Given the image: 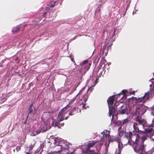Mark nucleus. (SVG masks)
<instances>
[{"label": "nucleus", "mask_w": 154, "mask_h": 154, "mask_svg": "<svg viewBox=\"0 0 154 154\" xmlns=\"http://www.w3.org/2000/svg\"><path fill=\"white\" fill-rule=\"evenodd\" d=\"M135 116H141L146 111L147 107L143 104H137L136 106Z\"/></svg>", "instance_id": "423d86ee"}, {"label": "nucleus", "mask_w": 154, "mask_h": 154, "mask_svg": "<svg viewBox=\"0 0 154 154\" xmlns=\"http://www.w3.org/2000/svg\"><path fill=\"white\" fill-rule=\"evenodd\" d=\"M81 92H82V91H80L79 92V93L78 94H82Z\"/></svg>", "instance_id": "ea45409f"}, {"label": "nucleus", "mask_w": 154, "mask_h": 154, "mask_svg": "<svg viewBox=\"0 0 154 154\" xmlns=\"http://www.w3.org/2000/svg\"><path fill=\"white\" fill-rule=\"evenodd\" d=\"M73 62L74 63V64L75 65H76V63H75V61H73Z\"/></svg>", "instance_id": "79ce46f5"}, {"label": "nucleus", "mask_w": 154, "mask_h": 154, "mask_svg": "<svg viewBox=\"0 0 154 154\" xmlns=\"http://www.w3.org/2000/svg\"><path fill=\"white\" fill-rule=\"evenodd\" d=\"M115 31H116V30H115V29L114 31H113V34H114L115 33Z\"/></svg>", "instance_id": "a19ab883"}, {"label": "nucleus", "mask_w": 154, "mask_h": 154, "mask_svg": "<svg viewBox=\"0 0 154 154\" xmlns=\"http://www.w3.org/2000/svg\"><path fill=\"white\" fill-rule=\"evenodd\" d=\"M79 104L80 105H82V108H85V106L86 105V104L85 103H84L82 101V99L80 100V101H79L78 102Z\"/></svg>", "instance_id": "393cba45"}, {"label": "nucleus", "mask_w": 154, "mask_h": 154, "mask_svg": "<svg viewBox=\"0 0 154 154\" xmlns=\"http://www.w3.org/2000/svg\"><path fill=\"white\" fill-rule=\"evenodd\" d=\"M129 122L128 120V119H125L123 120L122 121H119V125L122 126H123V128H125L127 124Z\"/></svg>", "instance_id": "2eb2a0df"}, {"label": "nucleus", "mask_w": 154, "mask_h": 154, "mask_svg": "<svg viewBox=\"0 0 154 154\" xmlns=\"http://www.w3.org/2000/svg\"><path fill=\"white\" fill-rule=\"evenodd\" d=\"M97 143V141L95 140H92L89 142L88 145V146L91 148L94 146Z\"/></svg>", "instance_id": "aec40b11"}, {"label": "nucleus", "mask_w": 154, "mask_h": 154, "mask_svg": "<svg viewBox=\"0 0 154 154\" xmlns=\"http://www.w3.org/2000/svg\"><path fill=\"white\" fill-rule=\"evenodd\" d=\"M126 128H122V126H120L118 128V134L119 136V137H120L122 136L124 134L125 135L126 134Z\"/></svg>", "instance_id": "9b49d317"}, {"label": "nucleus", "mask_w": 154, "mask_h": 154, "mask_svg": "<svg viewBox=\"0 0 154 154\" xmlns=\"http://www.w3.org/2000/svg\"><path fill=\"white\" fill-rule=\"evenodd\" d=\"M61 126H63L64 125V123H61Z\"/></svg>", "instance_id": "4c0bfd02"}, {"label": "nucleus", "mask_w": 154, "mask_h": 154, "mask_svg": "<svg viewBox=\"0 0 154 154\" xmlns=\"http://www.w3.org/2000/svg\"><path fill=\"white\" fill-rule=\"evenodd\" d=\"M56 2L55 1L54 2V4H51L49 6H50V8H53L55 6V3H56Z\"/></svg>", "instance_id": "bb28decb"}, {"label": "nucleus", "mask_w": 154, "mask_h": 154, "mask_svg": "<svg viewBox=\"0 0 154 154\" xmlns=\"http://www.w3.org/2000/svg\"><path fill=\"white\" fill-rule=\"evenodd\" d=\"M79 85V84H78V85L76 86V88L77 87L78 85Z\"/></svg>", "instance_id": "49530a36"}, {"label": "nucleus", "mask_w": 154, "mask_h": 154, "mask_svg": "<svg viewBox=\"0 0 154 154\" xmlns=\"http://www.w3.org/2000/svg\"><path fill=\"white\" fill-rule=\"evenodd\" d=\"M128 93V91L126 90H123L122 91V93L123 95V96L124 97H126V94Z\"/></svg>", "instance_id": "a878e982"}, {"label": "nucleus", "mask_w": 154, "mask_h": 154, "mask_svg": "<svg viewBox=\"0 0 154 154\" xmlns=\"http://www.w3.org/2000/svg\"><path fill=\"white\" fill-rule=\"evenodd\" d=\"M121 150H119V151L118 152L117 154H121Z\"/></svg>", "instance_id": "e433bc0d"}, {"label": "nucleus", "mask_w": 154, "mask_h": 154, "mask_svg": "<svg viewBox=\"0 0 154 154\" xmlns=\"http://www.w3.org/2000/svg\"><path fill=\"white\" fill-rule=\"evenodd\" d=\"M17 59H17H16V60Z\"/></svg>", "instance_id": "864d4df0"}, {"label": "nucleus", "mask_w": 154, "mask_h": 154, "mask_svg": "<svg viewBox=\"0 0 154 154\" xmlns=\"http://www.w3.org/2000/svg\"><path fill=\"white\" fill-rule=\"evenodd\" d=\"M100 11V7H98L97 8V13L99 12Z\"/></svg>", "instance_id": "7c9ffc66"}, {"label": "nucleus", "mask_w": 154, "mask_h": 154, "mask_svg": "<svg viewBox=\"0 0 154 154\" xmlns=\"http://www.w3.org/2000/svg\"><path fill=\"white\" fill-rule=\"evenodd\" d=\"M151 127H147L144 128H145V132L146 133L145 134L151 133L152 131L153 130V129L152 128H150Z\"/></svg>", "instance_id": "6ab92c4d"}, {"label": "nucleus", "mask_w": 154, "mask_h": 154, "mask_svg": "<svg viewBox=\"0 0 154 154\" xmlns=\"http://www.w3.org/2000/svg\"><path fill=\"white\" fill-rule=\"evenodd\" d=\"M102 7V5L101 4H99L98 5V7H100V8Z\"/></svg>", "instance_id": "c9c22d12"}, {"label": "nucleus", "mask_w": 154, "mask_h": 154, "mask_svg": "<svg viewBox=\"0 0 154 154\" xmlns=\"http://www.w3.org/2000/svg\"><path fill=\"white\" fill-rule=\"evenodd\" d=\"M56 144H58L59 145L57 146L59 147L57 151H55L54 153L59 152L60 151H62L63 149H68L69 148V143L67 142H64L63 140H60L58 139H56L54 141Z\"/></svg>", "instance_id": "20e7f679"}, {"label": "nucleus", "mask_w": 154, "mask_h": 154, "mask_svg": "<svg viewBox=\"0 0 154 154\" xmlns=\"http://www.w3.org/2000/svg\"><path fill=\"white\" fill-rule=\"evenodd\" d=\"M69 58H70V59L71 60V61H72V62H73V61H74V58L72 56L70 55L69 56Z\"/></svg>", "instance_id": "c756f323"}, {"label": "nucleus", "mask_w": 154, "mask_h": 154, "mask_svg": "<svg viewBox=\"0 0 154 154\" xmlns=\"http://www.w3.org/2000/svg\"><path fill=\"white\" fill-rule=\"evenodd\" d=\"M59 124V123H58L57 122H55L54 124V127H56L57 126L58 127H59L58 126V125Z\"/></svg>", "instance_id": "c85d7f7f"}, {"label": "nucleus", "mask_w": 154, "mask_h": 154, "mask_svg": "<svg viewBox=\"0 0 154 154\" xmlns=\"http://www.w3.org/2000/svg\"><path fill=\"white\" fill-rule=\"evenodd\" d=\"M117 107H119V108L122 109L121 110L119 111V113L122 114L126 113L127 111V110L126 108V105H121V104H119L117 106Z\"/></svg>", "instance_id": "9d476101"}, {"label": "nucleus", "mask_w": 154, "mask_h": 154, "mask_svg": "<svg viewBox=\"0 0 154 154\" xmlns=\"http://www.w3.org/2000/svg\"><path fill=\"white\" fill-rule=\"evenodd\" d=\"M114 98L113 96L110 97L107 100V101L109 105V116L112 115V120L113 119V115L116 111H117V106L116 104H114Z\"/></svg>", "instance_id": "39448f33"}, {"label": "nucleus", "mask_w": 154, "mask_h": 154, "mask_svg": "<svg viewBox=\"0 0 154 154\" xmlns=\"http://www.w3.org/2000/svg\"><path fill=\"white\" fill-rule=\"evenodd\" d=\"M88 62V60H85L82 62L80 63V65L82 67L84 66L85 65V64H87Z\"/></svg>", "instance_id": "5701e85b"}, {"label": "nucleus", "mask_w": 154, "mask_h": 154, "mask_svg": "<svg viewBox=\"0 0 154 154\" xmlns=\"http://www.w3.org/2000/svg\"><path fill=\"white\" fill-rule=\"evenodd\" d=\"M17 59H17H16V60Z\"/></svg>", "instance_id": "603ef678"}, {"label": "nucleus", "mask_w": 154, "mask_h": 154, "mask_svg": "<svg viewBox=\"0 0 154 154\" xmlns=\"http://www.w3.org/2000/svg\"><path fill=\"white\" fill-rule=\"evenodd\" d=\"M147 135L146 134H145L143 135L141 137V144L143 145L144 142V141L146 140Z\"/></svg>", "instance_id": "412c9836"}, {"label": "nucleus", "mask_w": 154, "mask_h": 154, "mask_svg": "<svg viewBox=\"0 0 154 154\" xmlns=\"http://www.w3.org/2000/svg\"><path fill=\"white\" fill-rule=\"evenodd\" d=\"M105 131L106 132H106H107V131H106H106Z\"/></svg>", "instance_id": "09e8293b"}, {"label": "nucleus", "mask_w": 154, "mask_h": 154, "mask_svg": "<svg viewBox=\"0 0 154 154\" xmlns=\"http://www.w3.org/2000/svg\"><path fill=\"white\" fill-rule=\"evenodd\" d=\"M98 78H97L96 79V82L97 81V80H98Z\"/></svg>", "instance_id": "a18cd8bd"}, {"label": "nucleus", "mask_w": 154, "mask_h": 154, "mask_svg": "<svg viewBox=\"0 0 154 154\" xmlns=\"http://www.w3.org/2000/svg\"><path fill=\"white\" fill-rule=\"evenodd\" d=\"M41 130H42V132L45 131H47V129H46L45 131H43V125H42L41 127V128L37 130L36 131V133L34 134H33V135L36 136L37 135H38V134H40L41 133Z\"/></svg>", "instance_id": "a211bd4d"}, {"label": "nucleus", "mask_w": 154, "mask_h": 154, "mask_svg": "<svg viewBox=\"0 0 154 154\" xmlns=\"http://www.w3.org/2000/svg\"><path fill=\"white\" fill-rule=\"evenodd\" d=\"M57 145L55 146V148L57 149L56 151H57L58 149H59L58 148L59 147H57V146L59 145L58 144H57Z\"/></svg>", "instance_id": "473e14b6"}, {"label": "nucleus", "mask_w": 154, "mask_h": 154, "mask_svg": "<svg viewBox=\"0 0 154 154\" xmlns=\"http://www.w3.org/2000/svg\"><path fill=\"white\" fill-rule=\"evenodd\" d=\"M46 12H44L43 15V17H45V15H46Z\"/></svg>", "instance_id": "72a5a7b5"}, {"label": "nucleus", "mask_w": 154, "mask_h": 154, "mask_svg": "<svg viewBox=\"0 0 154 154\" xmlns=\"http://www.w3.org/2000/svg\"><path fill=\"white\" fill-rule=\"evenodd\" d=\"M91 148L87 146V148L85 150V152L88 153V154H100L97 152H95L94 150H90Z\"/></svg>", "instance_id": "4468645a"}, {"label": "nucleus", "mask_w": 154, "mask_h": 154, "mask_svg": "<svg viewBox=\"0 0 154 154\" xmlns=\"http://www.w3.org/2000/svg\"><path fill=\"white\" fill-rule=\"evenodd\" d=\"M73 101L70 102L68 104L63 108L61 109L59 112L58 115L57 119L59 120L60 122L64 119H68L69 115L65 118V115L68 112V109L71 107V105L72 104Z\"/></svg>", "instance_id": "7ed1b4c3"}, {"label": "nucleus", "mask_w": 154, "mask_h": 154, "mask_svg": "<svg viewBox=\"0 0 154 154\" xmlns=\"http://www.w3.org/2000/svg\"><path fill=\"white\" fill-rule=\"evenodd\" d=\"M133 126L134 129V131L133 132V133L134 132V131H135V132L137 133H140V132L142 133L143 132V131H141L139 130V127L138 126V124L137 122H133Z\"/></svg>", "instance_id": "ddd939ff"}, {"label": "nucleus", "mask_w": 154, "mask_h": 154, "mask_svg": "<svg viewBox=\"0 0 154 154\" xmlns=\"http://www.w3.org/2000/svg\"><path fill=\"white\" fill-rule=\"evenodd\" d=\"M33 103L32 102L31 104L29 105V114L31 113L32 112L33 109L32 108V107L33 106Z\"/></svg>", "instance_id": "b1692460"}, {"label": "nucleus", "mask_w": 154, "mask_h": 154, "mask_svg": "<svg viewBox=\"0 0 154 154\" xmlns=\"http://www.w3.org/2000/svg\"><path fill=\"white\" fill-rule=\"evenodd\" d=\"M82 100V99L81 100ZM79 100H81V99L80 100V99H79ZM80 100H79V101Z\"/></svg>", "instance_id": "3c124183"}, {"label": "nucleus", "mask_w": 154, "mask_h": 154, "mask_svg": "<svg viewBox=\"0 0 154 154\" xmlns=\"http://www.w3.org/2000/svg\"><path fill=\"white\" fill-rule=\"evenodd\" d=\"M151 80H153V79H151Z\"/></svg>", "instance_id": "8fccbe9b"}, {"label": "nucleus", "mask_w": 154, "mask_h": 154, "mask_svg": "<svg viewBox=\"0 0 154 154\" xmlns=\"http://www.w3.org/2000/svg\"><path fill=\"white\" fill-rule=\"evenodd\" d=\"M125 138L128 140V144L131 146L135 143H139L140 141V137L139 135L133 134L131 132L126 134Z\"/></svg>", "instance_id": "f03ea898"}, {"label": "nucleus", "mask_w": 154, "mask_h": 154, "mask_svg": "<svg viewBox=\"0 0 154 154\" xmlns=\"http://www.w3.org/2000/svg\"><path fill=\"white\" fill-rule=\"evenodd\" d=\"M117 142L118 143V148L119 150H121L123 148V144L121 141V139L120 137L119 139L117 140Z\"/></svg>", "instance_id": "f3484780"}, {"label": "nucleus", "mask_w": 154, "mask_h": 154, "mask_svg": "<svg viewBox=\"0 0 154 154\" xmlns=\"http://www.w3.org/2000/svg\"><path fill=\"white\" fill-rule=\"evenodd\" d=\"M66 154H73V152H71L70 153H66Z\"/></svg>", "instance_id": "58836bf2"}, {"label": "nucleus", "mask_w": 154, "mask_h": 154, "mask_svg": "<svg viewBox=\"0 0 154 154\" xmlns=\"http://www.w3.org/2000/svg\"><path fill=\"white\" fill-rule=\"evenodd\" d=\"M135 119V120L138 122L139 124L142 125L143 128L153 127L154 125H148L146 119L142 118L141 116H136Z\"/></svg>", "instance_id": "6e6552de"}, {"label": "nucleus", "mask_w": 154, "mask_h": 154, "mask_svg": "<svg viewBox=\"0 0 154 154\" xmlns=\"http://www.w3.org/2000/svg\"><path fill=\"white\" fill-rule=\"evenodd\" d=\"M79 108L78 107H74L70 111V113L69 114V116L70 115H73L75 114L79 111Z\"/></svg>", "instance_id": "dca6fc26"}, {"label": "nucleus", "mask_w": 154, "mask_h": 154, "mask_svg": "<svg viewBox=\"0 0 154 154\" xmlns=\"http://www.w3.org/2000/svg\"><path fill=\"white\" fill-rule=\"evenodd\" d=\"M86 99H84V102H85H85H86Z\"/></svg>", "instance_id": "c03bdc74"}, {"label": "nucleus", "mask_w": 154, "mask_h": 154, "mask_svg": "<svg viewBox=\"0 0 154 154\" xmlns=\"http://www.w3.org/2000/svg\"><path fill=\"white\" fill-rule=\"evenodd\" d=\"M33 147H34L33 145L32 144L30 145L29 146V151L31 150Z\"/></svg>", "instance_id": "cd10ccee"}, {"label": "nucleus", "mask_w": 154, "mask_h": 154, "mask_svg": "<svg viewBox=\"0 0 154 154\" xmlns=\"http://www.w3.org/2000/svg\"><path fill=\"white\" fill-rule=\"evenodd\" d=\"M54 122H53L52 123H51V125L52 126H54Z\"/></svg>", "instance_id": "f704fd0d"}, {"label": "nucleus", "mask_w": 154, "mask_h": 154, "mask_svg": "<svg viewBox=\"0 0 154 154\" xmlns=\"http://www.w3.org/2000/svg\"><path fill=\"white\" fill-rule=\"evenodd\" d=\"M154 95V90L152 89L145 93L143 97L138 98L133 97L131 98H129L128 101L130 103H133V102H135L136 105L137 104H140L139 103H142V104H143L146 101L148 100L149 98H152Z\"/></svg>", "instance_id": "f257e3e1"}, {"label": "nucleus", "mask_w": 154, "mask_h": 154, "mask_svg": "<svg viewBox=\"0 0 154 154\" xmlns=\"http://www.w3.org/2000/svg\"><path fill=\"white\" fill-rule=\"evenodd\" d=\"M89 65H86L83 67H82V68L80 69L78 71L80 73H85L90 68V66L91 65V63H89Z\"/></svg>", "instance_id": "f8f14e48"}, {"label": "nucleus", "mask_w": 154, "mask_h": 154, "mask_svg": "<svg viewBox=\"0 0 154 154\" xmlns=\"http://www.w3.org/2000/svg\"><path fill=\"white\" fill-rule=\"evenodd\" d=\"M134 150V151L137 153L140 154H145V152L144 150V145L141 144H139V143H135L131 146Z\"/></svg>", "instance_id": "0eeeda50"}, {"label": "nucleus", "mask_w": 154, "mask_h": 154, "mask_svg": "<svg viewBox=\"0 0 154 154\" xmlns=\"http://www.w3.org/2000/svg\"><path fill=\"white\" fill-rule=\"evenodd\" d=\"M103 133H104V134H103V137H108V145H109L110 142H113L116 141L117 142V140L119 138V137H117L113 136H110L109 134H105V131H104Z\"/></svg>", "instance_id": "1a4fd4ad"}, {"label": "nucleus", "mask_w": 154, "mask_h": 154, "mask_svg": "<svg viewBox=\"0 0 154 154\" xmlns=\"http://www.w3.org/2000/svg\"><path fill=\"white\" fill-rule=\"evenodd\" d=\"M26 154H31V153H30L29 152H26Z\"/></svg>", "instance_id": "37998d69"}, {"label": "nucleus", "mask_w": 154, "mask_h": 154, "mask_svg": "<svg viewBox=\"0 0 154 154\" xmlns=\"http://www.w3.org/2000/svg\"><path fill=\"white\" fill-rule=\"evenodd\" d=\"M29 114H28V117H28V116H29Z\"/></svg>", "instance_id": "5fc2aeb1"}, {"label": "nucleus", "mask_w": 154, "mask_h": 154, "mask_svg": "<svg viewBox=\"0 0 154 154\" xmlns=\"http://www.w3.org/2000/svg\"><path fill=\"white\" fill-rule=\"evenodd\" d=\"M20 29V27L19 26H17L12 31V32H13V34H15L16 33H17L19 30Z\"/></svg>", "instance_id": "4be33fe9"}, {"label": "nucleus", "mask_w": 154, "mask_h": 154, "mask_svg": "<svg viewBox=\"0 0 154 154\" xmlns=\"http://www.w3.org/2000/svg\"><path fill=\"white\" fill-rule=\"evenodd\" d=\"M135 91H132V92H131L130 93V94H134V95L135 93Z\"/></svg>", "instance_id": "2f4dec72"}, {"label": "nucleus", "mask_w": 154, "mask_h": 154, "mask_svg": "<svg viewBox=\"0 0 154 154\" xmlns=\"http://www.w3.org/2000/svg\"><path fill=\"white\" fill-rule=\"evenodd\" d=\"M140 132H141V133H140V134H141V133H144L143 132V133H142V132H140Z\"/></svg>", "instance_id": "de8ad7c7"}]
</instances>
